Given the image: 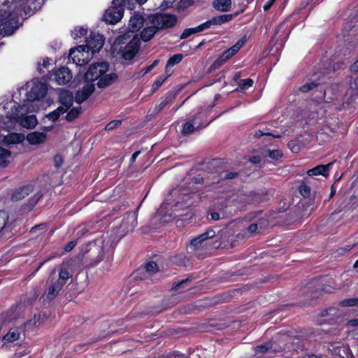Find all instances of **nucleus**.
<instances>
[{
    "instance_id": "nucleus-1",
    "label": "nucleus",
    "mask_w": 358,
    "mask_h": 358,
    "mask_svg": "<svg viewBox=\"0 0 358 358\" xmlns=\"http://www.w3.org/2000/svg\"><path fill=\"white\" fill-rule=\"evenodd\" d=\"M177 20L175 15L168 13H157L149 15L141 32V39L144 42L150 41L160 30L174 27Z\"/></svg>"
},
{
    "instance_id": "nucleus-2",
    "label": "nucleus",
    "mask_w": 358,
    "mask_h": 358,
    "mask_svg": "<svg viewBox=\"0 0 358 358\" xmlns=\"http://www.w3.org/2000/svg\"><path fill=\"white\" fill-rule=\"evenodd\" d=\"M39 107L36 108V103L32 102L23 103L22 105L11 108V111L7 113V117L15 122H19L23 127L34 128L37 124V119L34 115L29 113L37 111Z\"/></svg>"
},
{
    "instance_id": "nucleus-3",
    "label": "nucleus",
    "mask_w": 358,
    "mask_h": 358,
    "mask_svg": "<svg viewBox=\"0 0 358 358\" xmlns=\"http://www.w3.org/2000/svg\"><path fill=\"white\" fill-rule=\"evenodd\" d=\"M108 64L105 62H98L90 66L85 74V80L87 83H93L98 80L97 86L104 88L111 84L117 76L115 73L106 74L108 70Z\"/></svg>"
},
{
    "instance_id": "nucleus-4",
    "label": "nucleus",
    "mask_w": 358,
    "mask_h": 358,
    "mask_svg": "<svg viewBox=\"0 0 358 358\" xmlns=\"http://www.w3.org/2000/svg\"><path fill=\"white\" fill-rule=\"evenodd\" d=\"M126 43L124 47H120L119 49L122 57L126 60H130L134 57L138 52L141 41L137 34L131 36L128 33L124 36H118L115 40V44L123 45Z\"/></svg>"
},
{
    "instance_id": "nucleus-5",
    "label": "nucleus",
    "mask_w": 358,
    "mask_h": 358,
    "mask_svg": "<svg viewBox=\"0 0 358 358\" xmlns=\"http://www.w3.org/2000/svg\"><path fill=\"white\" fill-rule=\"evenodd\" d=\"M24 92L27 96V100L24 103L32 102L36 103V108L39 107L38 103L40 99L43 98L47 92L46 85L43 83L33 82L31 84H27L26 88H22L20 93Z\"/></svg>"
},
{
    "instance_id": "nucleus-6",
    "label": "nucleus",
    "mask_w": 358,
    "mask_h": 358,
    "mask_svg": "<svg viewBox=\"0 0 358 358\" xmlns=\"http://www.w3.org/2000/svg\"><path fill=\"white\" fill-rule=\"evenodd\" d=\"M131 0H113V6L108 8L104 15L103 20L109 24H115L122 17L124 7L129 4Z\"/></svg>"
},
{
    "instance_id": "nucleus-7",
    "label": "nucleus",
    "mask_w": 358,
    "mask_h": 358,
    "mask_svg": "<svg viewBox=\"0 0 358 358\" xmlns=\"http://www.w3.org/2000/svg\"><path fill=\"white\" fill-rule=\"evenodd\" d=\"M137 216L136 211L129 213L124 216L116 232L120 238L134 229L137 225Z\"/></svg>"
},
{
    "instance_id": "nucleus-8",
    "label": "nucleus",
    "mask_w": 358,
    "mask_h": 358,
    "mask_svg": "<svg viewBox=\"0 0 358 358\" xmlns=\"http://www.w3.org/2000/svg\"><path fill=\"white\" fill-rule=\"evenodd\" d=\"M90 55L85 50V46L78 45L74 49H71L69 55V61L78 66L87 64L90 61Z\"/></svg>"
},
{
    "instance_id": "nucleus-9",
    "label": "nucleus",
    "mask_w": 358,
    "mask_h": 358,
    "mask_svg": "<svg viewBox=\"0 0 358 358\" xmlns=\"http://www.w3.org/2000/svg\"><path fill=\"white\" fill-rule=\"evenodd\" d=\"M104 43V38L99 34H91L86 40L85 50L87 51L91 56L94 53L99 52Z\"/></svg>"
},
{
    "instance_id": "nucleus-10",
    "label": "nucleus",
    "mask_w": 358,
    "mask_h": 358,
    "mask_svg": "<svg viewBox=\"0 0 358 358\" xmlns=\"http://www.w3.org/2000/svg\"><path fill=\"white\" fill-rule=\"evenodd\" d=\"M215 236V232L212 229H208L204 233L193 238L189 245V248L196 250L205 245V242Z\"/></svg>"
},
{
    "instance_id": "nucleus-11",
    "label": "nucleus",
    "mask_w": 358,
    "mask_h": 358,
    "mask_svg": "<svg viewBox=\"0 0 358 358\" xmlns=\"http://www.w3.org/2000/svg\"><path fill=\"white\" fill-rule=\"evenodd\" d=\"M19 27L18 20L16 18H10L0 25V35L6 36L12 35Z\"/></svg>"
},
{
    "instance_id": "nucleus-12",
    "label": "nucleus",
    "mask_w": 358,
    "mask_h": 358,
    "mask_svg": "<svg viewBox=\"0 0 358 358\" xmlns=\"http://www.w3.org/2000/svg\"><path fill=\"white\" fill-rule=\"evenodd\" d=\"M203 182V178L202 177H201L200 176L194 177L192 179L191 182L189 183V185H192V186H190L189 188H184L183 186H181L179 188H175L171 190V194L173 196H175L178 195L179 194H182V195H186L190 192H196V188L194 187V185L201 184Z\"/></svg>"
},
{
    "instance_id": "nucleus-13",
    "label": "nucleus",
    "mask_w": 358,
    "mask_h": 358,
    "mask_svg": "<svg viewBox=\"0 0 358 358\" xmlns=\"http://www.w3.org/2000/svg\"><path fill=\"white\" fill-rule=\"evenodd\" d=\"M24 136L18 133H9L7 135L0 134V143L4 145H10L22 143Z\"/></svg>"
},
{
    "instance_id": "nucleus-14",
    "label": "nucleus",
    "mask_w": 358,
    "mask_h": 358,
    "mask_svg": "<svg viewBox=\"0 0 358 358\" xmlns=\"http://www.w3.org/2000/svg\"><path fill=\"white\" fill-rule=\"evenodd\" d=\"M95 90L93 83H87L80 90H78L75 96V101L78 103H81L86 101Z\"/></svg>"
},
{
    "instance_id": "nucleus-15",
    "label": "nucleus",
    "mask_w": 358,
    "mask_h": 358,
    "mask_svg": "<svg viewBox=\"0 0 358 358\" xmlns=\"http://www.w3.org/2000/svg\"><path fill=\"white\" fill-rule=\"evenodd\" d=\"M8 215L4 210H0V237L2 238H10L11 237V231L7 222Z\"/></svg>"
},
{
    "instance_id": "nucleus-16",
    "label": "nucleus",
    "mask_w": 358,
    "mask_h": 358,
    "mask_svg": "<svg viewBox=\"0 0 358 358\" xmlns=\"http://www.w3.org/2000/svg\"><path fill=\"white\" fill-rule=\"evenodd\" d=\"M334 162H329L327 164L317 165L313 169H310L306 171L308 176H322L327 177L329 176L331 168L332 167Z\"/></svg>"
},
{
    "instance_id": "nucleus-17",
    "label": "nucleus",
    "mask_w": 358,
    "mask_h": 358,
    "mask_svg": "<svg viewBox=\"0 0 358 358\" xmlns=\"http://www.w3.org/2000/svg\"><path fill=\"white\" fill-rule=\"evenodd\" d=\"M72 73L66 67H62L55 73V79L59 85H65L72 79Z\"/></svg>"
},
{
    "instance_id": "nucleus-18",
    "label": "nucleus",
    "mask_w": 358,
    "mask_h": 358,
    "mask_svg": "<svg viewBox=\"0 0 358 358\" xmlns=\"http://www.w3.org/2000/svg\"><path fill=\"white\" fill-rule=\"evenodd\" d=\"M33 192V186L28 185L21 188L15 189L11 194V200L13 201H20L28 196Z\"/></svg>"
},
{
    "instance_id": "nucleus-19",
    "label": "nucleus",
    "mask_w": 358,
    "mask_h": 358,
    "mask_svg": "<svg viewBox=\"0 0 358 358\" xmlns=\"http://www.w3.org/2000/svg\"><path fill=\"white\" fill-rule=\"evenodd\" d=\"M144 18L140 15H134L131 17L129 22L130 32L134 33L138 31L145 24Z\"/></svg>"
},
{
    "instance_id": "nucleus-20",
    "label": "nucleus",
    "mask_w": 358,
    "mask_h": 358,
    "mask_svg": "<svg viewBox=\"0 0 358 358\" xmlns=\"http://www.w3.org/2000/svg\"><path fill=\"white\" fill-rule=\"evenodd\" d=\"M206 112L199 111L191 120V122L194 124V127H196L197 130L201 129L208 124L209 122L206 120Z\"/></svg>"
},
{
    "instance_id": "nucleus-21",
    "label": "nucleus",
    "mask_w": 358,
    "mask_h": 358,
    "mask_svg": "<svg viewBox=\"0 0 358 358\" xmlns=\"http://www.w3.org/2000/svg\"><path fill=\"white\" fill-rule=\"evenodd\" d=\"M46 138L47 136L44 131H34L27 136V141L31 145L43 143L45 141Z\"/></svg>"
},
{
    "instance_id": "nucleus-22",
    "label": "nucleus",
    "mask_w": 358,
    "mask_h": 358,
    "mask_svg": "<svg viewBox=\"0 0 358 358\" xmlns=\"http://www.w3.org/2000/svg\"><path fill=\"white\" fill-rule=\"evenodd\" d=\"M59 101L66 111L72 106L73 101V94L69 90H62L59 94Z\"/></svg>"
},
{
    "instance_id": "nucleus-23",
    "label": "nucleus",
    "mask_w": 358,
    "mask_h": 358,
    "mask_svg": "<svg viewBox=\"0 0 358 358\" xmlns=\"http://www.w3.org/2000/svg\"><path fill=\"white\" fill-rule=\"evenodd\" d=\"M12 159L11 152L0 146V168H6Z\"/></svg>"
},
{
    "instance_id": "nucleus-24",
    "label": "nucleus",
    "mask_w": 358,
    "mask_h": 358,
    "mask_svg": "<svg viewBox=\"0 0 358 358\" xmlns=\"http://www.w3.org/2000/svg\"><path fill=\"white\" fill-rule=\"evenodd\" d=\"M213 8L221 12H227L231 10V0H215L213 2Z\"/></svg>"
},
{
    "instance_id": "nucleus-25",
    "label": "nucleus",
    "mask_w": 358,
    "mask_h": 358,
    "mask_svg": "<svg viewBox=\"0 0 358 358\" xmlns=\"http://www.w3.org/2000/svg\"><path fill=\"white\" fill-rule=\"evenodd\" d=\"M310 182V178L308 177H304L298 187V190L299 194L303 198H308L310 196V187L308 185V183Z\"/></svg>"
},
{
    "instance_id": "nucleus-26",
    "label": "nucleus",
    "mask_w": 358,
    "mask_h": 358,
    "mask_svg": "<svg viewBox=\"0 0 358 358\" xmlns=\"http://www.w3.org/2000/svg\"><path fill=\"white\" fill-rule=\"evenodd\" d=\"M63 286L62 284L57 281L50 285L48 291V298L50 299H54L62 290Z\"/></svg>"
},
{
    "instance_id": "nucleus-27",
    "label": "nucleus",
    "mask_w": 358,
    "mask_h": 358,
    "mask_svg": "<svg viewBox=\"0 0 358 358\" xmlns=\"http://www.w3.org/2000/svg\"><path fill=\"white\" fill-rule=\"evenodd\" d=\"M20 333L17 328H11L8 333L3 338L5 343H12L19 338Z\"/></svg>"
},
{
    "instance_id": "nucleus-28",
    "label": "nucleus",
    "mask_w": 358,
    "mask_h": 358,
    "mask_svg": "<svg viewBox=\"0 0 358 358\" xmlns=\"http://www.w3.org/2000/svg\"><path fill=\"white\" fill-rule=\"evenodd\" d=\"M66 112V108H64L63 106H59L54 111L48 114L46 117L52 122H55L58 120L61 115H63Z\"/></svg>"
},
{
    "instance_id": "nucleus-29",
    "label": "nucleus",
    "mask_w": 358,
    "mask_h": 358,
    "mask_svg": "<svg viewBox=\"0 0 358 358\" xmlns=\"http://www.w3.org/2000/svg\"><path fill=\"white\" fill-rule=\"evenodd\" d=\"M112 248L109 243H107L106 245H103L101 252L99 253L97 259L96 260L95 264H97L101 261L103 260L106 255H108V257L111 253Z\"/></svg>"
},
{
    "instance_id": "nucleus-30",
    "label": "nucleus",
    "mask_w": 358,
    "mask_h": 358,
    "mask_svg": "<svg viewBox=\"0 0 358 358\" xmlns=\"http://www.w3.org/2000/svg\"><path fill=\"white\" fill-rule=\"evenodd\" d=\"M173 96L172 95H169L166 96L158 105H157L155 108V111L156 113H159L165 107L168 105L171 104L173 102Z\"/></svg>"
},
{
    "instance_id": "nucleus-31",
    "label": "nucleus",
    "mask_w": 358,
    "mask_h": 358,
    "mask_svg": "<svg viewBox=\"0 0 358 358\" xmlns=\"http://www.w3.org/2000/svg\"><path fill=\"white\" fill-rule=\"evenodd\" d=\"M254 350L257 355L264 354L268 352H274V350H272V345L271 343H266L264 344L257 345L254 348Z\"/></svg>"
},
{
    "instance_id": "nucleus-32",
    "label": "nucleus",
    "mask_w": 358,
    "mask_h": 358,
    "mask_svg": "<svg viewBox=\"0 0 358 358\" xmlns=\"http://www.w3.org/2000/svg\"><path fill=\"white\" fill-rule=\"evenodd\" d=\"M338 305L341 307H353L358 306V297L345 299L338 302Z\"/></svg>"
},
{
    "instance_id": "nucleus-33",
    "label": "nucleus",
    "mask_w": 358,
    "mask_h": 358,
    "mask_svg": "<svg viewBox=\"0 0 358 358\" xmlns=\"http://www.w3.org/2000/svg\"><path fill=\"white\" fill-rule=\"evenodd\" d=\"M182 59V55L177 54L173 56H172L167 62L166 67V73H170L169 71V66H173L174 65L178 64L180 62V61Z\"/></svg>"
},
{
    "instance_id": "nucleus-34",
    "label": "nucleus",
    "mask_w": 358,
    "mask_h": 358,
    "mask_svg": "<svg viewBox=\"0 0 358 358\" xmlns=\"http://www.w3.org/2000/svg\"><path fill=\"white\" fill-rule=\"evenodd\" d=\"M71 276V275L69 271L66 268H62L59 272V278L57 281L64 285L66 283L67 280H69Z\"/></svg>"
},
{
    "instance_id": "nucleus-35",
    "label": "nucleus",
    "mask_w": 358,
    "mask_h": 358,
    "mask_svg": "<svg viewBox=\"0 0 358 358\" xmlns=\"http://www.w3.org/2000/svg\"><path fill=\"white\" fill-rule=\"evenodd\" d=\"M253 84V80L250 78L239 79L238 85L240 91H244L251 87Z\"/></svg>"
},
{
    "instance_id": "nucleus-36",
    "label": "nucleus",
    "mask_w": 358,
    "mask_h": 358,
    "mask_svg": "<svg viewBox=\"0 0 358 358\" xmlns=\"http://www.w3.org/2000/svg\"><path fill=\"white\" fill-rule=\"evenodd\" d=\"M87 30L83 27H77L71 33L73 39H78L87 34Z\"/></svg>"
},
{
    "instance_id": "nucleus-37",
    "label": "nucleus",
    "mask_w": 358,
    "mask_h": 358,
    "mask_svg": "<svg viewBox=\"0 0 358 358\" xmlns=\"http://www.w3.org/2000/svg\"><path fill=\"white\" fill-rule=\"evenodd\" d=\"M316 92L317 94L315 96V99L317 101H323L326 96V91H325L324 87L322 85H321L320 83H319L318 88H316L315 92L314 93H316Z\"/></svg>"
},
{
    "instance_id": "nucleus-38",
    "label": "nucleus",
    "mask_w": 358,
    "mask_h": 358,
    "mask_svg": "<svg viewBox=\"0 0 358 358\" xmlns=\"http://www.w3.org/2000/svg\"><path fill=\"white\" fill-rule=\"evenodd\" d=\"M196 128L194 127V124L191 122V120L186 122L183 124L182 128V134L185 135H188L189 134L193 133L194 131H196Z\"/></svg>"
},
{
    "instance_id": "nucleus-39",
    "label": "nucleus",
    "mask_w": 358,
    "mask_h": 358,
    "mask_svg": "<svg viewBox=\"0 0 358 358\" xmlns=\"http://www.w3.org/2000/svg\"><path fill=\"white\" fill-rule=\"evenodd\" d=\"M80 107L72 108L66 115L67 121L71 122L76 119L80 113Z\"/></svg>"
},
{
    "instance_id": "nucleus-40",
    "label": "nucleus",
    "mask_w": 358,
    "mask_h": 358,
    "mask_svg": "<svg viewBox=\"0 0 358 358\" xmlns=\"http://www.w3.org/2000/svg\"><path fill=\"white\" fill-rule=\"evenodd\" d=\"M319 83L310 82L300 87L299 90L302 92H308L314 88H318Z\"/></svg>"
},
{
    "instance_id": "nucleus-41",
    "label": "nucleus",
    "mask_w": 358,
    "mask_h": 358,
    "mask_svg": "<svg viewBox=\"0 0 358 358\" xmlns=\"http://www.w3.org/2000/svg\"><path fill=\"white\" fill-rule=\"evenodd\" d=\"M145 271L149 274H152L158 271V266L155 262H150L145 266Z\"/></svg>"
},
{
    "instance_id": "nucleus-42",
    "label": "nucleus",
    "mask_w": 358,
    "mask_h": 358,
    "mask_svg": "<svg viewBox=\"0 0 358 358\" xmlns=\"http://www.w3.org/2000/svg\"><path fill=\"white\" fill-rule=\"evenodd\" d=\"M50 61H51L50 59L46 57V58L43 59L42 64H41L40 62L38 63L37 69L39 71V73H43V72H44V69H47L49 68V66L51 64Z\"/></svg>"
},
{
    "instance_id": "nucleus-43",
    "label": "nucleus",
    "mask_w": 358,
    "mask_h": 358,
    "mask_svg": "<svg viewBox=\"0 0 358 358\" xmlns=\"http://www.w3.org/2000/svg\"><path fill=\"white\" fill-rule=\"evenodd\" d=\"M196 33H199L196 27L187 28V29H185L183 31V32L181 34L180 38L185 39V38H188L189 36H190L191 35L196 34Z\"/></svg>"
},
{
    "instance_id": "nucleus-44",
    "label": "nucleus",
    "mask_w": 358,
    "mask_h": 358,
    "mask_svg": "<svg viewBox=\"0 0 358 358\" xmlns=\"http://www.w3.org/2000/svg\"><path fill=\"white\" fill-rule=\"evenodd\" d=\"M245 43V38H243L239 39L234 45L229 48L231 53H232V55H234L236 53L238 52V51L241 49V48L244 45Z\"/></svg>"
},
{
    "instance_id": "nucleus-45",
    "label": "nucleus",
    "mask_w": 358,
    "mask_h": 358,
    "mask_svg": "<svg viewBox=\"0 0 358 358\" xmlns=\"http://www.w3.org/2000/svg\"><path fill=\"white\" fill-rule=\"evenodd\" d=\"M233 56L234 55H232V53H231L230 50L228 49L227 50L224 51L222 53V55L218 58L216 62H225Z\"/></svg>"
},
{
    "instance_id": "nucleus-46",
    "label": "nucleus",
    "mask_w": 358,
    "mask_h": 358,
    "mask_svg": "<svg viewBox=\"0 0 358 358\" xmlns=\"http://www.w3.org/2000/svg\"><path fill=\"white\" fill-rule=\"evenodd\" d=\"M337 312V310L334 307H329L328 308L322 310L319 316L324 317H327L330 315H335Z\"/></svg>"
},
{
    "instance_id": "nucleus-47",
    "label": "nucleus",
    "mask_w": 358,
    "mask_h": 358,
    "mask_svg": "<svg viewBox=\"0 0 358 358\" xmlns=\"http://www.w3.org/2000/svg\"><path fill=\"white\" fill-rule=\"evenodd\" d=\"M268 156L273 159H278L282 157V154L279 150H268L267 151Z\"/></svg>"
},
{
    "instance_id": "nucleus-48",
    "label": "nucleus",
    "mask_w": 358,
    "mask_h": 358,
    "mask_svg": "<svg viewBox=\"0 0 358 358\" xmlns=\"http://www.w3.org/2000/svg\"><path fill=\"white\" fill-rule=\"evenodd\" d=\"M190 280H191L190 278H185L184 280H180L179 282L175 283L173 285L172 289H173V290H178L180 288L184 287V285H185L186 283H187Z\"/></svg>"
},
{
    "instance_id": "nucleus-49",
    "label": "nucleus",
    "mask_w": 358,
    "mask_h": 358,
    "mask_svg": "<svg viewBox=\"0 0 358 358\" xmlns=\"http://www.w3.org/2000/svg\"><path fill=\"white\" fill-rule=\"evenodd\" d=\"M121 122L122 121L119 120L111 121L106 124L105 129L106 131L112 130L118 127L119 125H120Z\"/></svg>"
},
{
    "instance_id": "nucleus-50",
    "label": "nucleus",
    "mask_w": 358,
    "mask_h": 358,
    "mask_svg": "<svg viewBox=\"0 0 358 358\" xmlns=\"http://www.w3.org/2000/svg\"><path fill=\"white\" fill-rule=\"evenodd\" d=\"M212 25H213V24L211 22V20H209L196 27L197 29L198 32L199 33V32H201V31L210 28Z\"/></svg>"
},
{
    "instance_id": "nucleus-51",
    "label": "nucleus",
    "mask_w": 358,
    "mask_h": 358,
    "mask_svg": "<svg viewBox=\"0 0 358 358\" xmlns=\"http://www.w3.org/2000/svg\"><path fill=\"white\" fill-rule=\"evenodd\" d=\"M10 15V9L8 8V9H3V8H0V21H2L6 19Z\"/></svg>"
},
{
    "instance_id": "nucleus-52",
    "label": "nucleus",
    "mask_w": 358,
    "mask_h": 358,
    "mask_svg": "<svg viewBox=\"0 0 358 358\" xmlns=\"http://www.w3.org/2000/svg\"><path fill=\"white\" fill-rule=\"evenodd\" d=\"M166 76H161L159 78H158L153 84V87L156 89L159 87L164 83V81L166 80L167 77H169L171 75V73H166Z\"/></svg>"
},
{
    "instance_id": "nucleus-53",
    "label": "nucleus",
    "mask_w": 358,
    "mask_h": 358,
    "mask_svg": "<svg viewBox=\"0 0 358 358\" xmlns=\"http://www.w3.org/2000/svg\"><path fill=\"white\" fill-rule=\"evenodd\" d=\"M220 18L221 24H222L225 22H229L230 20H231L233 18V15L231 14H224V15H220Z\"/></svg>"
},
{
    "instance_id": "nucleus-54",
    "label": "nucleus",
    "mask_w": 358,
    "mask_h": 358,
    "mask_svg": "<svg viewBox=\"0 0 358 358\" xmlns=\"http://www.w3.org/2000/svg\"><path fill=\"white\" fill-rule=\"evenodd\" d=\"M258 224L259 230L264 229L268 224V220L266 219H261L257 223Z\"/></svg>"
},
{
    "instance_id": "nucleus-55",
    "label": "nucleus",
    "mask_w": 358,
    "mask_h": 358,
    "mask_svg": "<svg viewBox=\"0 0 358 358\" xmlns=\"http://www.w3.org/2000/svg\"><path fill=\"white\" fill-rule=\"evenodd\" d=\"M258 224L256 223L251 224L247 229V231L250 234H254L256 232H258Z\"/></svg>"
},
{
    "instance_id": "nucleus-56",
    "label": "nucleus",
    "mask_w": 358,
    "mask_h": 358,
    "mask_svg": "<svg viewBox=\"0 0 358 358\" xmlns=\"http://www.w3.org/2000/svg\"><path fill=\"white\" fill-rule=\"evenodd\" d=\"M77 244V241H72L71 242H69L65 247H64V250L66 252H70L71 251L73 248Z\"/></svg>"
},
{
    "instance_id": "nucleus-57",
    "label": "nucleus",
    "mask_w": 358,
    "mask_h": 358,
    "mask_svg": "<svg viewBox=\"0 0 358 358\" xmlns=\"http://www.w3.org/2000/svg\"><path fill=\"white\" fill-rule=\"evenodd\" d=\"M54 162L55 164L56 167L58 168V167L61 166L62 164H63V159H62V156L56 155L54 157Z\"/></svg>"
},
{
    "instance_id": "nucleus-58",
    "label": "nucleus",
    "mask_w": 358,
    "mask_h": 358,
    "mask_svg": "<svg viewBox=\"0 0 358 358\" xmlns=\"http://www.w3.org/2000/svg\"><path fill=\"white\" fill-rule=\"evenodd\" d=\"M347 327H358V319H351L347 322Z\"/></svg>"
},
{
    "instance_id": "nucleus-59",
    "label": "nucleus",
    "mask_w": 358,
    "mask_h": 358,
    "mask_svg": "<svg viewBox=\"0 0 358 358\" xmlns=\"http://www.w3.org/2000/svg\"><path fill=\"white\" fill-rule=\"evenodd\" d=\"M350 70L352 73L358 72V59H357L350 67Z\"/></svg>"
},
{
    "instance_id": "nucleus-60",
    "label": "nucleus",
    "mask_w": 358,
    "mask_h": 358,
    "mask_svg": "<svg viewBox=\"0 0 358 358\" xmlns=\"http://www.w3.org/2000/svg\"><path fill=\"white\" fill-rule=\"evenodd\" d=\"M264 135H266V136H274L275 138H278L280 136L279 135H275L273 134H271V133H263L261 131H259L258 132H256L255 134V136L257 137H260V136H262Z\"/></svg>"
},
{
    "instance_id": "nucleus-61",
    "label": "nucleus",
    "mask_w": 358,
    "mask_h": 358,
    "mask_svg": "<svg viewBox=\"0 0 358 358\" xmlns=\"http://www.w3.org/2000/svg\"><path fill=\"white\" fill-rule=\"evenodd\" d=\"M40 196H37V195H34L33 197H31L29 200V202H30V205H31V207H34L35 206V204L37 203V201H38Z\"/></svg>"
},
{
    "instance_id": "nucleus-62",
    "label": "nucleus",
    "mask_w": 358,
    "mask_h": 358,
    "mask_svg": "<svg viewBox=\"0 0 358 358\" xmlns=\"http://www.w3.org/2000/svg\"><path fill=\"white\" fill-rule=\"evenodd\" d=\"M210 20L213 25H221L220 15L212 17Z\"/></svg>"
},
{
    "instance_id": "nucleus-63",
    "label": "nucleus",
    "mask_w": 358,
    "mask_h": 358,
    "mask_svg": "<svg viewBox=\"0 0 358 358\" xmlns=\"http://www.w3.org/2000/svg\"><path fill=\"white\" fill-rule=\"evenodd\" d=\"M275 0H268L267 2L264 5L263 8L264 10H268L273 4Z\"/></svg>"
},
{
    "instance_id": "nucleus-64",
    "label": "nucleus",
    "mask_w": 358,
    "mask_h": 358,
    "mask_svg": "<svg viewBox=\"0 0 358 358\" xmlns=\"http://www.w3.org/2000/svg\"><path fill=\"white\" fill-rule=\"evenodd\" d=\"M250 162L253 164H259L261 162V157L259 156H253L250 158Z\"/></svg>"
}]
</instances>
